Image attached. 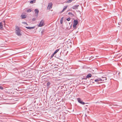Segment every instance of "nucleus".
<instances>
[{"label": "nucleus", "instance_id": "1", "mask_svg": "<svg viewBox=\"0 0 122 122\" xmlns=\"http://www.w3.org/2000/svg\"><path fill=\"white\" fill-rule=\"evenodd\" d=\"M15 33L18 36H20L21 34L20 32V30L18 27H16L15 30Z\"/></svg>", "mask_w": 122, "mask_h": 122}, {"label": "nucleus", "instance_id": "2", "mask_svg": "<svg viewBox=\"0 0 122 122\" xmlns=\"http://www.w3.org/2000/svg\"><path fill=\"white\" fill-rule=\"evenodd\" d=\"M78 23V21L77 20H75L73 21V27L75 29L76 28V26Z\"/></svg>", "mask_w": 122, "mask_h": 122}, {"label": "nucleus", "instance_id": "3", "mask_svg": "<svg viewBox=\"0 0 122 122\" xmlns=\"http://www.w3.org/2000/svg\"><path fill=\"white\" fill-rule=\"evenodd\" d=\"M77 100L78 102L81 104L82 105H84L85 104V103L84 102H83L81 99L80 98H78L77 99Z\"/></svg>", "mask_w": 122, "mask_h": 122}, {"label": "nucleus", "instance_id": "4", "mask_svg": "<svg viewBox=\"0 0 122 122\" xmlns=\"http://www.w3.org/2000/svg\"><path fill=\"white\" fill-rule=\"evenodd\" d=\"M44 22L43 20H41L39 24L38 25V26L39 27H41L43 26L44 25Z\"/></svg>", "mask_w": 122, "mask_h": 122}, {"label": "nucleus", "instance_id": "5", "mask_svg": "<svg viewBox=\"0 0 122 122\" xmlns=\"http://www.w3.org/2000/svg\"><path fill=\"white\" fill-rule=\"evenodd\" d=\"M52 3H50L48 4V6L47 9H50L52 8Z\"/></svg>", "mask_w": 122, "mask_h": 122}, {"label": "nucleus", "instance_id": "6", "mask_svg": "<svg viewBox=\"0 0 122 122\" xmlns=\"http://www.w3.org/2000/svg\"><path fill=\"white\" fill-rule=\"evenodd\" d=\"M104 81V79L103 80L102 79L99 78L96 79L95 80H94V82H99L100 81Z\"/></svg>", "mask_w": 122, "mask_h": 122}, {"label": "nucleus", "instance_id": "7", "mask_svg": "<svg viewBox=\"0 0 122 122\" xmlns=\"http://www.w3.org/2000/svg\"><path fill=\"white\" fill-rule=\"evenodd\" d=\"M92 77V75L90 73L88 74L86 76L85 78H84L85 79H86L87 78L91 77Z\"/></svg>", "mask_w": 122, "mask_h": 122}, {"label": "nucleus", "instance_id": "8", "mask_svg": "<svg viewBox=\"0 0 122 122\" xmlns=\"http://www.w3.org/2000/svg\"><path fill=\"white\" fill-rule=\"evenodd\" d=\"M35 11L36 14V16H37L39 12L38 10L37 9H36L35 10Z\"/></svg>", "mask_w": 122, "mask_h": 122}, {"label": "nucleus", "instance_id": "9", "mask_svg": "<svg viewBox=\"0 0 122 122\" xmlns=\"http://www.w3.org/2000/svg\"><path fill=\"white\" fill-rule=\"evenodd\" d=\"M79 6V5H75L73 6L72 8L73 9H77Z\"/></svg>", "mask_w": 122, "mask_h": 122}, {"label": "nucleus", "instance_id": "10", "mask_svg": "<svg viewBox=\"0 0 122 122\" xmlns=\"http://www.w3.org/2000/svg\"><path fill=\"white\" fill-rule=\"evenodd\" d=\"M25 27L28 29H33L35 27H27L26 26Z\"/></svg>", "mask_w": 122, "mask_h": 122}, {"label": "nucleus", "instance_id": "11", "mask_svg": "<svg viewBox=\"0 0 122 122\" xmlns=\"http://www.w3.org/2000/svg\"><path fill=\"white\" fill-rule=\"evenodd\" d=\"M3 25L2 24L1 22H0V29H3Z\"/></svg>", "mask_w": 122, "mask_h": 122}, {"label": "nucleus", "instance_id": "12", "mask_svg": "<svg viewBox=\"0 0 122 122\" xmlns=\"http://www.w3.org/2000/svg\"><path fill=\"white\" fill-rule=\"evenodd\" d=\"M67 7V6H64V8L63 9V10L62 11V12H63V11H64L66 9Z\"/></svg>", "mask_w": 122, "mask_h": 122}, {"label": "nucleus", "instance_id": "13", "mask_svg": "<svg viewBox=\"0 0 122 122\" xmlns=\"http://www.w3.org/2000/svg\"><path fill=\"white\" fill-rule=\"evenodd\" d=\"M21 17L22 19L25 18L26 17V16L25 15H21Z\"/></svg>", "mask_w": 122, "mask_h": 122}, {"label": "nucleus", "instance_id": "14", "mask_svg": "<svg viewBox=\"0 0 122 122\" xmlns=\"http://www.w3.org/2000/svg\"><path fill=\"white\" fill-rule=\"evenodd\" d=\"M63 17H62L61 18L60 20V23L61 24H62L63 21Z\"/></svg>", "mask_w": 122, "mask_h": 122}, {"label": "nucleus", "instance_id": "15", "mask_svg": "<svg viewBox=\"0 0 122 122\" xmlns=\"http://www.w3.org/2000/svg\"><path fill=\"white\" fill-rule=\"evenodd\" d=\"M59 49L56 50L53 53H56L59 50Z\"/></svg>", "mask_w": 122, "mask_h": 122}, {"label": "nucleus", "instance_id": "16", "mask_svg": "<svg viewBox=\"0 0 122 122\" xmlns=\"http://www.w3.org/2000/svg\"><path fill=\"white\" fill-rule=\"evenodd\" d=\"M72 0H68L66 2L67 3H70L72 1Z\"/></svg>", "mask_w": 122, "mask_h": 122}, {"label": "nucleus", "instance_id": "17", "mask_svg": "<svg viewBox=\"0 0 122 122\" xmlns=\"http://www.w3.org/2000/svg\"><path fill=\"white\" fill-rule=\"evenodd\" d=\"M50 84V83L49 82H48L47 83V87H49Z\"/></svg>", "mask_w": 122, "mask_h": 122}, {"label": "nucleus", "instance_id": "18", "mask_svg": "<svg viewBox=\"0 0 122 122\" xmlns=\"http://www.w3.org/2000/svg\"><path fill=\"white\" fill-rule=\"evenodd\" d=\"M94 80V79H91L90 80V81L91 82H92L93 83H94V81H93Z\"/></svg>", "mask_w": 122, "mask_h": 122}, {"label": "nucleus", "instance_id": "19", "mask_svg": "<svg viewBox=\"0 0 122 122\" xmlns=\"http://www.w3.org/2000/svg\"><path fill=\"white\" fill-rule=\"evenodd\" d=\"M102 79H103V80L104 79V81H106V77H102Z\"/></svg>", "mask_w": 122, "mask_h": 122}, {"label": "nucleus", "instance_id": "20", "mask_svg": "<svg viewBox=\"0 0 122 122\" xmlns=\"http://www.w3.org/2000/svg\"><path fill=\"white\" fill-rule=\"evenodd\" d=\"M31 11V10L30 9H28L27 10V12H30Z\"/></svg>", "mask_w": 122, "mask_h": 122}, {"label": "nucleus", "instance_id": "21", "mask_svg": "<svg viewBox=\"0 0 122 122\" xmlns=\"http://www.w3.org/2000/svg\"><path fill=\"white\" fill-rule=\"evenodd\" d=\"M68 15H73V14L69 12L68 13Z\"/></svg>", "mask_w": 122, "mask_h": 122}, {"label": "nucleus", "instance_id": "22", "mask_svg": "<svg viewBox=\"0 0 122 122\" xmlns=\"http://www.w3.org/2000/svg\"><path fill=\"white\" fill-rule=\"evenodd\" d=\"M70 20V18H68L66 19V20L68 21H69V20Z\"/></svg>", "mask_w": 122, "mask_h": 122}, {"label": "nucleus", "instance_id": "23", "mask_svg": "<svg viewBox=\"0 0 122 122\" xmlns=\"http://www.w3.org/2000/svg\"><path fill=\"white\" fill-rule=\"evenodd\" d=\"M3 88L2 86H0V89L1 90H3Z\"/></svg>", "mask_w": 122, "mask_h": 122}, {"label": "nucleus", "instance_id": "24", "mask_svg": "<svg viewBox=\"0 0 122 122\" xmlns=\"http://www.w3.org/2000/svg\"><path fill=\"white\" fill-rule=\"evenodd\" d=\"M55 54H53L51 56V58H52L53 57V56H54V55H55Z\"/></svg>", "mask_w": 122, "mask_h": 122}, {"label": "nucleus", "instance_id": "25", "mask_svg": "<svg viewBox=\"0 0 122 122\" xmlns=\"http://www.w3.org/2000/svg\"><path fill=\"white\" fill-rule=\"evenodd\" d=\"M35 1L34 0V1H30V3L31 4H33V2L34 1Z\"/></svg>", "mask_w": 122, "mask_h": 122}, {"label": "nucleus", "instance_id": "26", "mask_svg": "<svg viewBox=\"0 0 122 122\" xmlns=\"http://www.w3.org/2000/svg\"><path fill=\"white\" fill-rule=\"evenodd\" d=\"M23 23L24 24H26L27 25V23L25 22H23Z\"/></svg>", "mask_w": 122, "mask_h": 122}, {"label": "nucleus", "instance_id": "27", "mask_svg": "<svg viewBox=\"0 0 122 122\" xmlns=\"http://www.w3.org/2000/svg\"><path fill=\"white\" fill-rule=\"evenodd\" d=\"M35 20H36V19H32V20L33 21H34Z\"/></svg>", "mask_w": 122, "mask_h": 122}, {"label": "nucleus", "instance_id": "28", "mask_svg": "<svg viewBox=\"0 0 122 122\" xmlns=\"http://www.w3.org/2000/svg\"><path fill=\"white\" fill-rule=\"evenodd\" d=\"M4 23H5V21H4Z\"/></svg>", "mask_w": 122, "mask_h": 122}]
</instances>
